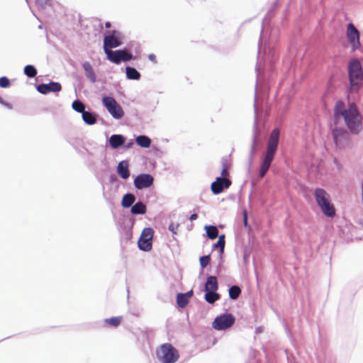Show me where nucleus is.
<instances>
[{
	"label": "nucleus",
	"instance_id": "obj_21",
	"mask_svg": "<svg viewBox=\"0 0 363 363\" xmlns=\"http://www.w3.org/2000/svg\"><path fill=\"white\" fill-rule=\"evenodd\" d=\"M146 210V206L143 202H137L131 207V213L134 215L144 214Z\"/></svg>",
	"mask_w": 363,
	"mask_h": 363
},
{
	"label": "nucleus",
	"instance_id": "obj_24",
	"mask_svg": "<svg viewBox=\"0 0 363 363\" xmlns=\"http://www.w3.org/2000/svg\"><path fill=\"white\" fill-rule=\"evenodd\" d=\"M82 118L84 123L88 125H93L96 122L95 115L89 111H85L82 113Z\"/></svg>",
	"mask_w": 363,
	"mask_h": 363
},
{
	"label": "nucleus",
	"instance_id": "obj_37",
	"mask_svg": "<svg viewBox=\"0 0 363 363\" xmlns=\"http://www.w3.org/2000/svg\"><path fill=\"white\" fill-rule=\"evenodd\" d=\"M243 220H244V225L246 226L247 224V212L246 210L243 211Z\"/></svg>",
	"mask_w": 363,
	"mask_h": 363
},
{
	"label": "nucleus",
	"instance_id": "obj_42",
	"mask_svg": "<svg viewBox=\"0 0 363 363\" xmlns=\"http://www.w3.org/2000/svg\"><path fill=\"white\" fill-rule=\"evenodd\" d=\"M3 102V99L0 96V104Z\"/></svg>",
	"mask_w": 363,
	"mask_h": 363
},
{
	"label": "nucleus",
	"instance_id": "obj_26",
	"mask_svg": "<svg viewBox=\"0 0 363 363\" xmlns=\"http://www.w3.org/2000/svg\"><path fill=\"white\" fill-rule=\"evenodd\" d=\"M125 71L126 76L129 79L138 80L140 77V74L135 68L127 67Z\"/></svg>",
	"mask_w": 363,
	"mask_h": 363
},
{
	"label": "nucleus",
	"instance_id": "obj_30",
	"mask_svg": "<svg viewBox=\"0 0 363 363\" xmlns=\"http://www.w3.org/2000/svg\"><path fill=\"white\" fill-rule=\"evenodd\" d=\"M122 321V317H112L110 318H107L105 320L106 323H107L110 326L117 327L118 326Z\"/></svg>",
	"mask_w": 363,
	"mask_h": 363
},
{
	"label": "nucleus",
	"instance_id": "obj_14",
	"mask_svg": "<svg viewBox=\"0 0 363 363\" xmlns=\"http://www.w3.org/2000/svg\"><path fill=\"white\" fill-rule=\"evenodd\" d=\"M231 184V181L228 178L217 177L211 184V191L214 194H218L223 191L224 188L228 189Z\"/></svg>",
	"mask_w": 363,
	"mask_h": 363
},
{
	"label": "nucleus",
	"instance_id": "obj_39",
	"mask_svg": "<svg viewBox=\"0 0 363 363\" xmlns=\"http://www.w3.org/2000/svg\"><path fill=\"white\" fill-rule=\"evenodd\" d=\"M197 218H198V215L196 213H193L190 216V220H196Z\"/></svg>",
	"mask_w": 363,
	"mask_h": 363
},
{
	"label": "nucleus",
	"instance_id": "obj_1",
	"mask_svg": "<svg viewBox=\"0 0 363 363\" xmlns=\"http://www.w3.org/2000/svg\"><path fill=\"white\" fill-rule=\"evenodd\" d=\"M343 118L346 126L354 134H358L362 128V117L355 104L352 103L345 108L342 101H337L334 107V118L337 121Z\"/></svg>",
	"mask_w": 363,
	"mask_h": 363
},
{
	"label": "nucleus",
	"instance_id": "obj_5",
	"mask_svg": "<svg viewBox=\"0 0 363 363\" xmlns=\"http://www.w3.org/2000/svg\"><path fill=\"white\" fill-rule=\"evenodd\" d=\"M157 357L162 363H175L179 358V354L171 344L164 343L157 350Z\"/></svg>",
	"mask_w": 363,
	"mask_h": 363
},
{
	"label": "nucleus",
	"instance_id": "obj_20",
	"mask_svg": "<svg viewBox=\"0 0 363 363\" xmlns=\"http://www.w3.org/2000/svg\"><path fill=\"white\" fill-rule=\"evenodd\" d=\"M125 143V138L122 135H112L109 139V144L113 149H117Z\"/></svg>",
	"mask_w": 363,
	"mask_h": 363
},
{
	"label": "nucleus",
	"instance_id": "obj_27",
	"mask_svg": "<svg viewBox=\"0 0 363 363\" xmlns=\"http://www.w3.org/2000/svg\"><path fill=\"white\" fill-rule=\"evenodd\" d=\"M220 298V295L216 291H206L205 300L208 303H214L216 301Z\"/></svg>",
	"mask_w": 363,
	"mask_h": 363
},
{
	"label": "nucleus",
	"instance_id": "obj_36",
	"mask_svg": "<svg viewBox=\"0 0 363 363\" xmlns=\"http://www.w3.org/2000/svg\"><path fill=\"white\" fill-rule=\"evenodd\" d=\"M148 58L150 61H152L153 63H156L157 62V57L155 56V55L154 54H150L148 55Z\"/></svg>",
	"mask_w": 363,
	"mask_h": 363
},
{
	"label": "nucleus",
	"instance_id": "obj_8",
	"mask_svg": "<svg viewBox=\"0 0 363 363\" xmlns=\"http://www.w3.org/2000/svg\"><path fill=\"white\" fill-rule=\"evenodd\" d=\"M107 59L116 65L121 62H128L133 58V55L127 50H111L106 53Z\"/></svg>",
	"mask_w": 363,
	"mask_h": 363
},
{
	"label": "nucleus",
	"instance_id": "obj_40",
	"mask_svg": "<svg viewBox=\"0 0 363 363\" xmlns=\"http://www.w3.org/2000/svg\"><path fill=\"white\" fill-rule=\"evenodd\" d=\"M105 27H106V28H111V23H110V22H108H108H106V23H105Z\"/></svg>",
	"mask_w": 363,
	"mask_h": 363
},
{
	"label": "nucleus",
	"instance_id": "obj_41",
	"mask_svg": "<svg viewBox=\"0 0 363 363\" xmlns=\"http://www.w3.org/2000/svg\"><path fill=\"white\" fill-rule=\"evenodd\" d=\"M132 144H133L132 143H131L128 144L127 147H130L131 146V145H132Z\"/></svg>",
	"mask_w": 363,
	"mask_h": 363
},
{
	"label": "nucleus",
	"instance_id": "obj_18",
	"mask_svg": "<svg viewBox=\"0 0 363 363\" xmlns=\"http://www.w3.org/2000/svg\"><path fill=\"white\" fill-rule=\"evenodd\" d=\"M117 173L121 178L124 179H126L129 177L130 172L127 162L122 161L118 163L117 167Z\"/></svg>",
	"mask_w": 363,
	"mask_h": 363
},
{
	"label": "nucleus",
	"instance_id": "obj_19",
	"mask_svg": "<svg viewBox=\"0 0 363 363\" xmlns=\"http://www.w3.org/2000/svg\"><path fill=\"white\" fill-rule=\"evenodd\" d=\"M218 289L217 278L214 276H210L207 278L205 284V291H216Z\"/></svg>",
	"mask_w": 363,
	"mask_h": 363
},
{
	"label": "nucleus",
	"instance_id": "obj_3",
	"mask_svg": "<svg viewBox=\"0 0 363 363\" xmlns=\"http://www.w3.org/2000/svg\"><path fill=\"white\" fill-rule=\"evenodd\" d=\"M350 91L357 92L363 84V69L357 59H352L347 66Z\"/></svg>",
	"mask_w": 363,
	"mask_h": 363
},
{
	"label": "nucleus",
	"instance_id": "obj_12",
	"mask_svg": "<svg viewBox=\"0 0 363 363\" xmlns=\"http://www.w3.org/2000/svg\"><path fill=\"white\" fill-rule=\"evenodd\" d=\"M333 136L336 146L340 149L346 147L350 143L349 133L343 128H335L333 131Z\"/></svg>",
	"mask_w": 363,
	"mask_h": 363
},
{
	"label": "nucleus",
	"instance_id": "obj_25",
	"mask_svg": "<svg viewBox=\"0 0 363 363\" xmlns=\"http://www.w3.org/2000/svg\"><path fill=\"white\" fill-rule=\"evenodd\" d=\"M137 144L142 147H149L151 145V140L145 135L138 136L135 139Z\"/></svg>",
	"mask_w": 363,
	"mask_h": 363
},
{
	"label": "nucleus",
	"instance_id": "obj_34",
	"mask_svg": "<svg viewBox=\"0 0 363 363\" xmlns=\"http://www.w3.org/2000/svg\"><path fill=\"white\" fill-rule=\"evenodd\" d=\"M210 261H211L210 255L203 256V257H201L199 259L200 265L203 269L206 267L210 264Z\"/></svg>",
	"mask_w": 363,
	"mask_h": 363
},
{
	"label": "nucleus",
	"instance_id": "obj_4",
	"mask_svg": "<svg viewBox=\"0 0 363 363\" xmlns=\"http://www.w3.org/2000/svg\"><path fill=\"white\" fill-rule=\"evenodd\" d=\"M313 196L321 212L325 216L333 218L335 216V208L331 202L329 194L323 189L316 188L314 190Z\"/></svg>",
	"mask_w": 363,
	"mask_h": 363
},
{
	"label": "nucleus",
	"instance_id": "obj_32",
	"mask_svg": "<svg viewBox=\"0 0 363 363\" xmlns=\"http://www.w3.org/2000/svg\"><path fill=\"white\" fill-rule=\"evenodd\" d=\"M24 73L28 77H34L37 74V70L33 65H26L24 67Z\"/></svg>",
	"mask_w": 363,
	"mask_h": 363
},
{
	"label": "nucleus",
	"instance_id": "obj_17",
	"mask_svg": "<svg viewBox=\"0 0 363 363\" xmlns=\"http://www.w3.org/2000/svg\"><path fill=\"white\" fill-rule=\"evenodd\" d=\"M82 67L86 78L89 79L91 82L94 83L96 81V76L91 65L89 62H84Z\"/></svg>",
	"mask_w": 363,
	"mask_h": 363
},
{
	"label": "nucleus",
	"instance_id": "obj_9",
	"mask_svg": "<svg viewBox=\"0 0 363 363\" xmlns=\"http://www.w3.org/2000/svg\"><path fill=\"white\" fill-rule=\"evenodd\" d=\"M235 323V318L232 314L227 313L216 317L212 326L218 330H225L230 328Z\"/></svg>",
	"mask_w": 363,
	"mask_h": 363
},
{
	"label": "nucleus",
	"instance_id": "obj_6",
	"mask_svg": "<svg viewBox=\"0 0 363 363\" xmlns=\"http://www.w3.org/2000/svg\"><path fill=\"white\" fill-rule=\"evenodd\" d=\"M102 103L106 108L108 113L116 119H120L124 116L122 107L118 104L116 99L111 96H104Z\"/></svg>",
	"mask_w": 363,
	"mask_h": 363
},
{
	"label": "nucleus",
	"instance_id": "obj_16",
	"mask_svg": "<svg viewBox=\"0 0 363 363\" xmlns=\"http://www.w3.org/2000/svg\"><path fill=\"white\" fill-rule=\"evenodd\" d=\"M193 296V291L191 290L185 294H178L177 296V303L179 307L184 308L189 302V299Z\"/></svg>",
	"mask_w": 363,
	"mask_h": 363
},
{
	"label": "nucleus",
	"instance_id": "obj_10",
	"mask_svg": "<svg viewBox=\"0 0 363 363\" xmlns=\"http://www.w3.org/2000/svg\"><path fill=\"white\" fill-rule=\"evenodd\" d=\"M154 230L151 228L143 229L141 235L138 240V247L143 251H150L152 249V239Z\"/></svg>",
	"mask_w": 363,
	"mask_h": 363
},
{
	"label": "nucleus",
	"instance_id": "obj_33",
	"mask_svg": "<svg viewBox=\"0 0 363 363\" xmlns=\"http://www.w3.org/2000/svg\"><path fill=\"white\" fill-rule=\"evenodd\" d=\"M218 237V240L216 244H214L213 247L216 248H220V252L223 253L224 252L225 241V235H220Z\"/></svg>",
	"mask_w": 363,
	"mask_h": 363
},
{
	"label": "nucleus",
	"instance_id": "obj_38",
	"mask_svg": "<svg viewBox=\"0 0 363 363\" xmlns=\"http://www.w3.org/2000/svg\"><path fill=\"white\" fill-rule=\"evenodd\" d=\"M1 104H2L3 106H6L9 109H12L13 108V105L11 104H10V103H8V102L5 101L4 100H3V102Z\"/></svg>",
	"mask_w": 363,
	"mask_h": 363
},
{
	"label": "nucleus",
	"instance_id": "obj_23",
	"mask_svg": "<svg viewBox=\"0 0 363 363\" xmlns=\"http://www.w3.org/2000/svg\"><path fill=\"white\" fill-rule=\"evenodd\" d=\"M205 230L209 239L213 240L218 236V230L214 225H206Z\"/></svg>",
	"mask_w": 363,
	"mask_h": 363
},
{
	"label": "nucleus",
	"instance_id": "obj_28",
	"mask_svg": "<svg viewBox=\"0 0 363 363\" xmlns=\"http://www.w3.org/2000/svg\"><path fill=\"white\" fill-rule=\"evenodd\" d=\"M229 296L231 299H237L241 294V289L238 286H233L229 289Z\"/></svg>",
	"mask_w": 363,
	"mask_h": 363
},
{
	"label": "nucleus",
	"instance_id": "obj_7",
	"mask_svg": "<svg viewBox=\"0 0 363 363\" xmlns=\"http://www.w3.org/2000/svg\"><path fill=\"white\" fill-rule=\"evenodd\" d=\"M123 35L118 30H112L109 35L104 38V50L105 53L111 51L112 48L119 47L122 45Z\"/></svg>",
	"mask_w": 363,
	"mask_h": 363
},
{
	"label": "nucleus",
	"instance_id": "obj_29",
	"mask_svg": "<svg viewBox=\"0 0 363 363\" xmlns=\"http://www.w3.org/2000/svg\"><path fill=\"white\" fill-rule=\"evenodd\" d=\"M221 164H222V171H221V176L222 178H226L229 175V168L230 164L228 163L227 159H222L221 160Z\"/></svg>",
	"mask_w": 363,
	"mask_h": 363
},
{
	"label": "nucleus",
	"instance_id": "obj_22",
	"mask_svg": "<svg viewBox=\"0 0 363 363\" xmlns=\"http://www.w3.org/2000/svg\"><path fill=\"white\" fill-rule=\"evenodd\" d=\"M135 201V197L132 194H126L123 196L121 205L123 208H128L133 205Z\"/></svg>",
	"mask_w": 363,
	"mask_h": 363
},
{
	"label": "nucleus",
	"instance_id": "obj_15",
	"mask_svg": "<svg viewBox=\"0 0 363 363\" xmlns=\"http://www.w3.org/2000/svg\"><path fill=\"white\" fill-rule=\"evenodd\" d=\"M61 84L55 82L48 84H40L37 86V90L43 94H47L49 92H58L61 91Z\"/></svg>",
	"mask_w": 363,
	"mask_h": 363
},
{
	"label": "nucleus",
	"instance_id": "obj_31",
	"mask_svg": "<svg viewBox=\"0 0 363 363\" xmlns=\"http://www.w3.org/2000/svg\"><path fill=\"white\" fill-rule=\"evenodd\" d=\"M72 108L78 112L82 113L85 111V105L80 101L76 100L72 103Z\"/></svg>",
	"mask_w": 363,
	"mask_h": 363
},
{
	"label": "nucleus",
	"instance_id": "obj_11",
	"mask_svg": "<svg viewBox=\"0 0 363 363\" xmlns=\"http://www.w3.org/2000/svg\"><path fill=\"white\" fill-rule=\"evenodd\" d=\"M346 35L352 50L354 51L359 49L361 47L359 33L353 23H350L347 25Z\"/></svg>",
	"mask_w": 363,
	"mask_h": 363
},
{
	"label": "nucleus",
	"instance_id": "obj_35",
	"mask_svg": "<svg viewBox=\"0 0 363 363\" xmlns=\"http://www.w3.org/2000/svg\"><path fill=\"white\" fill-rule=\"evenodd\" d=\"M10 81L6 77H2L0 78V86L2 88H6L9 86Z\"/></svg>",
	"mask_w": 363,
	"mask_h": 363
},
{
	"label": "nucleus",
	"instance_id": "obj_13",
	"mask_svg": "<svg viewBox=\"0 0 363 363\" xmlns=\"http://www.w3.org/2000/svg\"><path fill=\"white\" fill-rule=\"evenodd\" d=\"M154 178L150 174H140L134 179V185L138 189H143L151 186L153 184Z\"/></svg>",
	"mask_w": 363,
	"mask_h": 363
},
{
	"label": "nucleus",
	"instance_id": "obj_2",
	"mask_svg": "<svg viewBox=\"0 0 363 363\" xmlns=\"http://www.w3.org/2000/svg\"><path fill=\"white\" fill-rule=\"evenodd\" d=\"M279 133V128H274L270 134L267 142V150L260 164L259 177L261 178L266 175L274 158L278 148Z\"/></svg>",
	"mask_w": 363,
	"mask_h": 363
}]
</instances>
